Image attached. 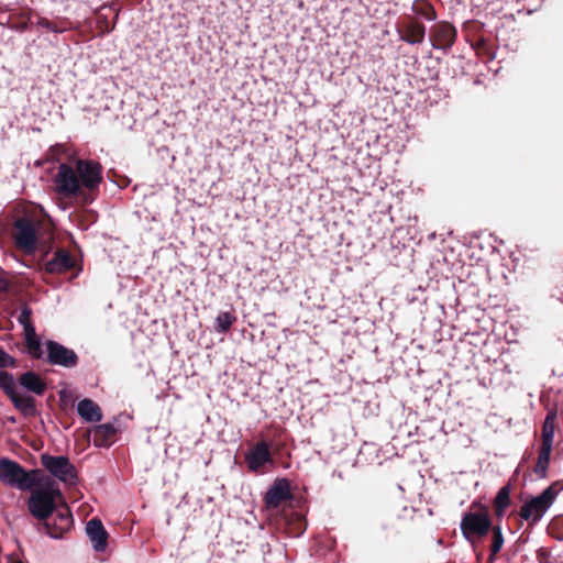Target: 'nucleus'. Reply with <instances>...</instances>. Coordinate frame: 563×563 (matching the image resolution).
Masks as SVG:
<instances>
[{"label": "nucleus", "instance_id": "1", "mask_svg": "<svg viewBox=\"0 0 563 563\" xmlns=\"http://www.w3.org/2000/svg\"><path fill=\"white\" fill-rule=\"evenodd\" d=\"M38 470L27 472L18 462L8 457L0 459V482L20 490H29L36 483Z\"/></svg>", "mask_w": 563, "mask_h": 563}, {"label": "nucleus", "instance_id": "2", "mask_svg": "<svg viewBox=\"0 0 563 563\" xmlns=\"http://www.w3.org/2000/svg\"><path fill=\"white\" fill-rule=\"evenodd\" d=\"M59 497V489L53 486L33 489L27 499V509L37 520H46L57 508Z\"/></svg>", "mask_w": 563, "mask_h": 563}, {"label": "nucleus", "instance_id": "3", "mask_svg": "<svg viewBox=\"0 0 563 563\" xmlns=\"http://www.w3.org/2000/svg\"><path fill=\"white\" fill-rule=\"evenodd\" d=\"M558 493L552 486L545 488L540 495L526 501L520 509V517L529 525H536L547 514L556 498Z\"/></svg>", "mask_w": 563, "mask_h": 563}, {"label": "nucleus", "instance_id": "4", "mask_svg": "<svg viewBox=\"0 0 563 563\" xmlns=\"http://www.w3.org/2000/svg\"><path fill=\"white\" fill-rule=\"evenodd\" d=\"M41 463L52 476L66 485H75L77 483L76 467L67 456L42 454Z\"/></svg>", "mask_w": 563, "mask_h": 563}, {"label": "nucleus", "instance_id": "5", "mask_svg": "<svg viewBox=\"0 0 563 563\" xmlns=\"http://www.w3.org/2000/svg\"><path fill=\"white\" fill-rule=\"evenodd\" d=\"M490 518L486 509L466 512L461 520L460 528L463 537L472 541V536H485L490 527Z\"/></svg>", "mask_w": 563, "mask_h": 563}, {"label": "nucleus", "instance_id": "6", "mask_svg": "<svg viewBox=\"0 0 563 563\" xmlns=\"http://www.w3.org/2000/svg\"><path fill=\"white\" fill-rule=\"evenodd\" d=\"M31 317L32 309L29 306L24 305L21 307L20 313L18 316V322L23 327L24 341L27 353L33 358H42V343L37 338L35 328L31 321Z\"/></svg>", "mask_w": 563, "mask_h": 563}, {"label": "nucleus", "instance_id": "7", "mask_svg": "<svg viewBox=\"0 0 563 563\" xmlns=\"http://www.w3.org/2000/svg\"><path fill=\"white\" fill-rule=\"evenodd\" d=\"M55 185L57 192L65 197H77L82 191L76 169L67 164L58 166Z\"/></svg>", "mask_w": 563, "mask_h": 563}, {"label": "nucleus", "instance_id": "8", "mask_svg": "<svg viewBox=\"0 0 563 563\" xmlns=\"http://www.w3.org/2000/svg\"><path fill=\"white\" fill-rule=\"evenodd\" d=\"M75 169L78 175L80 186L88 190L97 189L102 181V167L98 162L91 159H78L76 162Z\"/></svg>", "mask_w": 563, "mask_h": 563}, {"label": "nucleus", "instance_id": "9", "mask_svg": "<svg viewBox=\"0 0 563 563\" xmlns=\"http://www.w3.org/2000/svg\"><path fill=\"white\" fill-rule=\"evenodd\" d=\"M44 521L46 533L53 539H62L73 526V516L67 507L56 508Z\"/></svg>", "mask_w": 563, "mask_h": 563}, {"label": "nucleus", "instance_id": "10", "mask_svg": "<svg viewBox=\"0 0 563 563\" xmlns=\"http://www.w3.org/2000/svg\"><path fill=\"white\" fill-rule=\"evenodd\" d=\"M47 362L52 365L73 367L77 364L76 353L58 342L48 340L46 342Z\"/></svg>", "mask_w": 563, "mask_h": 563}, {"label": "nucleus", "instance_id": "11", "mask_svg": "<svg viewBox=\"0 0 563 563\" xmlns=\"http://www.w3.org/2000/svg\"><path fill=\"white\" fill-rule=\"evenodd\" d=\"M14 239L16 245L26 253L35 250L36 234L30 220L20 218L14 222Z\"/></svg>", "mask_w": 563, "mask_h": 563}, {"label": "nucleus", "instance_id": "12", "mask_svg": "<svg viewBox=\"0 0 563 563\" xmlns=\"http://www.w3.org/2000/svg\"><path fill=\"white\" fill-rule=\"evenodd\" d=\"M292 498L289 482L286 478L276 479L264 496L267 509H275L282 503Z\"/></svg>", "mask_w": 563, "mask_h": 563}, {"label": "nucleus", "instance_id": "13", "mask_svg": "<svg viewBox=\"0 0 563 563\" xmlns=\"http://www.w3.org/2000/svg\"><path fill=\"white\" fill-rule=\"evenodd\" d=\"M455 29L446 22L434 24L431 31L432 45L437 49L450 48L455 41Z\"/></svg>", "mask_w": 563, "mask_h": 563}, {"label": "nucleus", "instance_id": "14", "mask_svg": "<svg viewBox=\"0 0 563 563\" xmlns=\"http://www.w3.org/2000/svg\"><path fill=\"white\" fill-rule=\"evenodd\" d=\"M247 467L252 472H258L266 463L272 462L268 445L265 442L256 443L245 456Z\"/></svg>", "mask_w": 563, "mask_h": 563}, {"label": "nucleus", "instance_id": "15", "mask_svg": "<svg viewBox=\"0 0 563 563\" xmlns=\"http://www.w3.org/2000/svg\"><path fill=\"white\" fill-rule=\"evenodd\" d=\"M75 266V258L65 249L57 250L53 257L45 264V272L60 274Z\"/></svg>", "mask_w": 563, "mask_h": 563}, {"label": "nucleus", "instance_id": "16", "mask_svg": "<svg viewBox=\"0 0 563 563\" xmlns=\"http://www.w3.org/2000/svg\"><path fill=\"white\" fill-rule=\"evenodd\" d=\"M86 533L96 551H103L107 548L108 533L98 518H92L87 522Z\"/></svg>", "mask_w": 563, "mask_h": 563}, {"label": "nucleus", "instance_id": "17", "mask_svg": "<svg viewBox=\"0 0 563 563\" xmlns=\"http://www.w3.org/2000/svg\"><path fill=\"white\" fill-rule=\"evenodd\" d=\"M19 384L27 391L37 396H42L46 390V383L33 371L23 373L19 377Z\"/></svg>", "mask_w": 563, "mask_h": 563}, {"label": "nucleus", "instance_id": "18", "mask_svg": "<svg viewBox=\"0 0 563 563\" xmlns=\"http://www.w3.org/2000/svg\"><path fill=\"white\" fill-rule=\"evenodd\" d=\"M77 412L87 422H99L102 419L100 407L88 398L78 402Z\"/></svg>", "mask_w": 563, "mask_h": 563}, {"label": "nucleus", "instance_id": "19", "mask_svg": "<svg viewBox=\"0 0 563 563\" xmlns=\"http://www.w3.org/2000/svg\"><path fill=\"white\" fill-rule=\"evenodd\" d=\"M10 400L14 407L24 416H35L36 405L33 397L16 391L15 394L11 395Z\"/></svg>", "mask_w": 563, "mask_h": 563}, {"label": "nucleus", "instance_id": "20", "mask_svg": "<svg viewBox=\"0 0 563 563\" xmlns=\"http://www.w3.org/2000/svg\"><path fill=\"white\" fill-rule=\"evenodd\" d=\"M555 421H556V412L550 411L548 412L543 424H542V433H541V446H550L553 448L554 434H555Z\"/></svg>", "mask_w": 563, "mask_h": 563}, {"label": "nucleus", "instance_id": "21", "mask_svg": "<svg viewBox=\"0 0 563 563\" xmlns=\"http://www.w3.org/2000/svg\"><path fill=\"white\" fill-rule=\"evenodd\" d=\"M426 27L421 23H410L407 25L404 35L400 38L408 44H419L423 41Z\"/></svg>", "mask_w": 563, "mask_h": 563}, {"label": "nucleus", "instance_id": "22", "mask_svg": "<svg viewBox=\"0 0 563 563\" xmlns=\"http://www.w3.org/2000/svg\"><path fill=\"white\" fill-rule=\"evenodd\" d=\"M117 433L113 423L98 424L93 429V442L96 445H106V442Z\"/></svg>", "mask_w": 563, "mask_h": 563}, {"label": "nucleus", "instance_id": "23", "mask_svg": "<svg viewBox=\"0 0 563 563\" xmlns=\"http://www.w3.org/2000/svg\"><path fill=\"white\" fill-rule=\"evenodd\" d=\"M552 448L541 446L538 460L534 466V473L539 478H545L548 475V467L550 464Z\"/></svg>", "mask_w": 563, "mask_h": 563}, {"label": "nucleus", "instance_id": "24", "mask_svg": "<svg viewBox=\"0 0 563 563\" xmlns=\"http://www.w3.org/2000/svg\"><path fill=\"white\" fill-rule=\"evenodd\" d=\"M234 321L235 317L231 312H220L216 318V330L220 333H225Z\"/></svg>", "mask_w": 563, "mask_h": 563}, {"label": "nucleus", "instance_id": "25", "mask_svg": "<svg viewBox=\"0 0 563 563\" xmlns=\"http://www.w3.org/2000/svg\"><path fill=\"white\" fill-rule=\"evenodd\" d=\"M509 488L507 486L500 488L495 497V509L498 516L504 514L505 509L509 505Z\"/></svg>", "mask_w": 563, "mask_h": 563}, {"label": "nucleus", "instance_id": "26", "mask_svg": "<svg viewBox=\"0 0 563 563\" xmlns=\"http://www.w3.org/2000/svg\"><path fill=\"white\" fill-rule=\"evenodd\" d=\"M0 388L8 395L9 398L11 397V395L18 391L15 388V380L12 374L8 372H0Z\"/></svg>", "mask_w": 563, "mask_h": 563}, {"label": "nucleus", "instance_id": "27", "mask_svg": "<svg viewBox=\"0 0 563 563\" xmlns=\"http://www.w3.org/2000/svg\"><path fill=\"white\" fill-rule=\"evenodd\" d=\"M504 545V536L501 532V528L499 526H496L493 528V542L490 548V556L494 558L498 554V552L501 550Z\"/></svg>", "mask_w": 563, "mask_h": 563}, {"label": "nucleus", "instance_id": "28", "mask_svg": "<svg viewBox=\"0 0 563 563\" xmlns=\"http://www.w3.org/2000/svg\"><path fill=\"white\" fill-rule=\"evenodd\" d=\"M16 362L13 356L8 354L2 347H0V368L15 367Z\"/></svg>", "mask_w": 563, "mask_h": 563}, {"label": "nucleus", "instance_id": "29", "mask_svg": "<svg viewBox=\"0 0 563 563\" xmlns=\"http://www.w3.org/2000/svg\"><path fill=\"white\" fill-rule=\"evenodd\" d=\"M37 25L47 30H51L53 32H58L56 27L53 26L52 22L47 20L46 18H41L37 21Z\"/></svg>", "mask_w": 563, "mask_h": 563}, {"label": "nucleus", "instance_id": "30", "mask_svg": "<svg viewBox=\"0 0 563 563\" xmlns=\"http://www.w3.org/2000/svg\"><path fill=\"white\" fill-rule=\"evenodd\" d=\"M9 288L10 282L4 277H0V292H5L9 290Z\"/></svg>", "mask_w": 563, "mask_h": 563}]
</instances>
